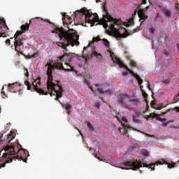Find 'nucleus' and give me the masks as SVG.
Wrapping results in <instances>:
<instances>
[{
  "instance_id": "49530a36",
  "label": "nucleus",
  "mask_w": 179,
  "mask_h": 179,
  "mask_svg": "<svg viewBox=\"0 0 179 179\" xmlns=\"http://www.w3.org/2000/svg\"><path fill=\"white\" fill-rule=\"evenodd\" d=\"M1 94H5V92H1Z\"/></svg>"
},
{
  "instance_id": "0eeeda50",
  "label": "nucleus",
  "mask_w": 179,
  "mask_h": 179,
  "mask_svg": "<svg viewBox=\"0 0 179 179\" xmlns=\"http://www.w3.org/2000/svg\"><path fill=\"white\" fill-rule=\"evenodd\" d=\"M23 31H17L15 36L14 47L15 51L19 54H23L22 52V48H23V37H22V34Z\"/></svg>"
},
{
  "instance_id": "c03bdc74",
  "label": "nucleus",
  "mask_w": 179,
  "mask_h": 179,
  "mask_svg": "<svg viewBox=\"0 0 179 179\" xmlns=\"http://www.w3.org/2000/svg\"><path fill=\"white\" fill-rule=\"evenodd\" d=\"M176 9H178V4L176 5Z\"/></svg>"
},
{
  "instance_id": "dca6fc26",
  "label": "nucleus",
  "mask_w": 179,
  "mask_h": 179,
  "mask_svg": "<svg viewBox=\"0 0 179 179\" xmlns=\"http://www.w3.org/2000/svg\"><path fill=\"white\" fill-rule=\"evenodd\" d=\"M17 86H20V84H19L18 83L8 84V89H15V87Z\"/></svg>"
},
{
  "instance_id": "f3484780",
  "label": "nucleus",
  "mask_w": 179,
  "mask_h": 179,
  "mask_svg": "<svg viewBox=\"0 0 179 179\" xmlns=\"http://www.w3.org/2000/svg\"><path fill=\"white\" fill-rule=\"evenodd\" d=\"M163 12L166 17H170L171 16V11H170L169 10L164 9Z\"/></svg>"
},
{
  "instance_id": "f704fd0d",
  "label": "nucleus",
  "mask_w": 179,
  "mask_h": 179,
  "mask_svg": "<svg viewBox=\"0 0 179 179\" xmlns=\"http://www.w3.org/2000/svg\"><path fill=\"white\" fill-rule=\"evenodd\" d=\"M6 44H10V39H9V38L6 39Z\"/></svg>"
},
{
  "instance_id": "e433bc0d",
  "label": "nucleus",
  "mask_w": 179,
  "mask_h": 179,
  "mask_svg": "<svg viewBox=\"0 0 179 179\" xmlns=\"http://www.w3.org/2000/svg\"><path fill=\"white\" fill-rule=\"evenodd\" d=\"M36 55H37V53H34L32 55V58H36Z\"/></svg>"
},
{
  "instance_id": "58836bf2",
  "label": "nucleus",
  "mask_w": 179,
  "mask_h": 179,
  "mask_svg": "<svg viewBox=\"0 0 179 179\" xmlns=\"http://www.w3.org/2000/svg\"><path fill=\"white\" fill-rule=\"evenodd\" d=\"M85 63L87 62V59H90V57H85Z\"/></svg>"
},
{
  "instance_id": "4c0bfd02",
  "label": "nucleus",
  "mask_w": 179,
  "mask_h": 179,
  "mask_svg": "<svg viewBox=\"0 0 179 179\" xmlns=\"http://www.w3.org/2000/svg\"><path fill=\"white\" fill-rule=\"evenodd\" d=\"M165 57H169V52H164Z\"/></svg>"
},
{
  "instance_id": "37998d69",
  "label": "nucleus",
  "mask_w": 179,
  "mask_h": 179,
  "mask_svg": "<svg viewBox=\"0 0 179 179\" xmlns=\"http://www.w3.org/2000/svg\"><path fill=\"white\" fill-rule=\"evenodd\" d=\"M95 157H96V159H98L99 160H101V159H100V157H97V155H95Z\"/></svg>"
},
{
  "instance_id": "412c9836",
  "label": "nucleus",
  "mask_w": 179,
  "mask_h": 179,
  "mask_svg": "<svg viewBox=\"0 0 179 179\" xmlns=\"http://www.w3.org/2000/svg\"><path fill=\"white\" fill-rule=\"evenodd\" d=\"M164 164H168V169H173V167H176V164H168L166 161H164Z\"/></svg>"
},
{
  "instance_id": "8fccbe9b",
  "label": "nucleus",
  "mask_w": 179,
  "mask_h": 179,
  "mask_svg": "<svg viewBox=\"0 0 179 179\" xmlns=\"http://www.w3.org/2000/svg\"><path fill=\"white\" fill-rule=\"evenodd\" d=\"M176 110H178V111H179V108H176Z\"/></svg>"
},
{
  "instance_id": "5fc2aeb1",
  "label": "nucleus",
  "mask_w": 179,
  "mask_h": 179,
  "mask_svg": "<svg viewBox=\"0 0 179 179\" xmlns=\"http://www.w3.org/2000/svg\"><path fill=\"white\" fill-rule=\"evenodd\" d=\"M0 156H1V152H0Z\"/></svg>"
},
{
  "instance_id": "9d476101",
  "label": "nucleus",
  "mask_w": 179,
  "mask_h": 179,
  "mask_svg": "<svg viewBox=\"0 0 179 179\" xmlns=\"http://www.w3.org/2000/svg\"><path fill=\"white\" fill-rule=\"evenodd\" d=\"M124 99H129V95L127 94V93H122L119 95L118 101L121 106L124 104Z\"/></svg>"
},
{
  "instance_id": "a18cd8bd",
  "label": "nucleus",
  "mask_w": 179,
  "mask_h": 179,
  "mask_svg": "<svg viewBox=\"0 0 179 179\" xmlns=\"http://www.w3.org/2000/svg\"><path fill=\"white\" fill-rule=\"evenodd\" d=\"M148 89H150V84H148Z\"/></svg>"
},
{
  "instance_id": "09e8293b",
  "label": "nucleus",
  "mask_w": 179,
  "mask_h": 179,
  "mask_svg": "<svg viewBox=\"0 0 179 179\" xmlns=\"http://www.w3.org/2000/svg\"><path fill=\"white\" fill-rule=\"evenodd\" d=\"M0 37H5V36H2V34H0Z\"/></svg>"
},
{
  "instance_id": "423d86ee",
  "label": "nucleus",
  "mask_w": 179,
  "mask_h": 179,
  "mask_svg": "<svg viewBox=\"0 0 179 179\" xmlns=\"http://www.w3.org/2000/svg\"><path fill=\"white\" fill-rule=\"evenodd\" d=\"M110 57H111L112 61H113V62H115V64L119 65L120 68H124V69L128 71V72L130 73V75H132L134 76V78H135L136 79V80L140 86H141V85H142L143 83V80L142 79H141V77L138 74L134 73L132 71V70H131L128 68V66H125L124 64V63H122L121 59H120V58L117 57L115 56V55H114V52L110 53Z\"/></svg>"
},
{
  "instance_id": "aec40b11",
  "label": "nucleus",
  "mask_w": 179,
  "mask_h": 179,
  "mask_svg": "<svg viewBox=\"0 0 179 179\" xmlns=\"http://www.w3.org/2000/svg\"><path fill=\"white\" fill-rule=\"evenodd\" d=\"M87 127L90 129V131L92 132H93V131H94V128L92 125V123H90V122H87Z\"/></svg>"
},
{
  "instance_id": "ddd939ff",
  "label": "nucleus",
  "mask_w": 179,
  "mask_h": 179,
  "mask_svg": "<svg viewBox=\"0 0 179 179\" xmlns=\"http://www.w3.org/2000/svg\"><path fill=\"white\" fill-rule=\"evenodd\" d=\"M92 55H94V57H96L98 61H101V59H103V56H101V54L98 53L96 50L93 51Z\"/></svg>"
},
{
  "instance_id": "4468645a",
  "label": "nucleus",
  "mask_w": 179,
  "mask_h": 179,
  "mask_svg": "<svg viewBox=\"0 0 179 179\" xmlns=\"http://www.w3.org/2000/svg\"><path fill=\"white\" fill-rule=\"evenodd\" d=\"M29 27H30V24H29V23L27 22L25 24H22L21 26V27H20V29L22 30L21 31L24 33V31L29 30Z\"/></svg>"
},
{
  "instance_id": "9b49d317",
  "label": "nucleus",
  "mask_w": 179,
  "mask_h": 179,
  "mask_svg": "<svg viewBox=\"0 0 179 179\" xmlns=\"http://www.w3.org/2000/svg\"><path fill=\"white\" fill-rule=\"evenodd\" d=\"M95 87L97 88V92H99V94H106V93H110V91H103V88H99L100 85L99 84L94 85Z\"/></svg>"
},
{
  "instance_id": "603ef678",
  "label": "nucleus",
  "mask_w": 179,
  "mask_h": 179,
  "mask_svg": "<svg viewBox=\"0 0 179 179\" xmlns=\"http://www.w3.org/2000/svg\"><path fill=\"white\" fill-rule=\"evenodd\" d=\"M141 89H142V86H140Z\"/></svg>"
},
{
  "instance_id": "c9c22d12",
  "label": "nucleus",
  "mask_w": 179,
  "mask_h": 179,
  "mask_svg": "<svg viewBox=\"0 0 179 179\" xmlns=\"http://www.w3.org/2000/svg\"><path fill=\"white\" fill-rule=\"evenodd\" d=\"M131 66H136V63L131 62Z\"/></svg>"
},
{
  "instance_id": "393cba45",
  "label": "nucleus",
  "mask_w": 179,
  "mask_h": 179,
  "mask_svg": "<svg viewBox=\"0 0 179 179\" xmlns=\"http://www.w3.org/2000/svg\"><path fill=\"white\" fill-rule=\"evenodd\" d=\"M101 39L100 38V36H96V37H94L92 38V41L93 42H98V41H100Z\"/></svg>"
},
{
  "instance_id": "cd10ccee",
  "label": "nucleus",
  "mask_w": 179,
  "mask_h": 179,
  "mask_svg": "<svg viewBox=\"0 0 179 179\" xmlns=\"http://www.w3.org/2000/svg\"><path fill=\"white\" fill-rule=\"evenodd\" d=\"M178 97L174 96L173 99V103H178Z\"/></svg>"
},
{
  "instance_id": "473e14b6",
  "label": "nucleus",
  "mask_w": 179,
  "mask_h": 179,
  "mask_svg": "<svg viewBox=\"0 0 179 179\" xmlns=\"http://www.w3.org/2000/svg\"><path fill=\"white\" fill-rule=\"evenodd\" d=\"M128 75V70L122 72V76H127Z\"/></svg>"
},
{
  "instance_id": "3c124183",
  "label": "nucleus",
  "mask_w": 179,
  "mask_h": 179,
  "mask_svg": "<svg viewBox=\"0 0 179 179\" xmlns=\"http://www.w3.org/2000/svg\"><path fill=\"white\" fill-rule=\"evenodd\" d=\"M149 6L146 7V9H148Z\"/></svg>"
},
{
  "instance_id": "a19ab883",
  "label": "nucleus",
  "mask_w": 179,
  "mask_h": 179,
  "mask_svg": "<svg viewBox=\"0 0 179 179\" xmlns=\"http://www.w3.org/2000/svg\"><path fill=\"white\" fill-rule=\"evenodd\" d=\"M164 107H166V106H160L158 108V110H162V108H164Z\"/></svg>"
},
{
  "instance_id": "bb28decb",
  "label": "nucleus",
  "mask_w": 179,
  "mask_h": 179,
  "mask_svg": "<svg viewBox=\"0 0 179 179\" xmlns=\"http://www.w3.org/2000/svg\"><path fill=\"white\" fill-rule=\"evenodd\" d=\"M25 73L24 76H27V78H29V70H27V69L24 68Z\"/></svg>"
},
{
  "instance_id": "6e6552de",
  "label": "nucleus",
  "mask_w": 179,
  "mask_h": 179,
  "mask_svg": "<svg viewBox=\"0 0 179 179\" xmlns=\"http://www.w3.org/2000/svg\"><path fill=\"white\" fill-rule=\"evenodd\" d=\"M122 127L119 128V132H120V134H122L123 135H125V134H127L128 132V129H131V126H129V124H122Z\"/></svg>"
},
{
  "instance_id": "39448f33",
  "label": "nucleus",
  "mask_w": 179,
  "mask_h": 179,
  "mask_svg": "<svg viewBox=\"0 0 179 179\" xmlns=\"http://www.w3.org/2000/svg\"><path fill=\"white\" fill-rule=\"evenodd\" d=\"M75 17H78V15L83 16L85 22L87 23H94L96 20H99V15L97 14H93L90 12V10H87L86 8H83L80 10H77L75 13Z\"/></svg>"
},
{
  "instance_id": "72a5a7b5",
  "label": "nucleus",
  "mask_w": 179,
  "mask_h": 179,
  "mask_svg": "<svg viewBox=\"0 0 179 179\" xmlns=\"http://www.w3.org/2000/svg\"><path fill=\"white\" fill-rule=\"evenodd\" d=\"M158 120H159V121H162V122H166V118L158 117Z\"/></svg>"
},
{
  "instance_id": "f8f14e48",
  "label": "nucleus",
  "mask_w": 179,
  "mask_h": 179,
  "mask_svg": "<svg viewBox=\"0 0 179 179\" xmlns=\"http://www.w3.org/2000/svg\"><path fill=\"white\" fill-rule=\"evenodd\" d=\"M84 83H85V85H87V86L89 87V89H90V90L94 94L96 91L94 90H93V87L90 85V81L88 80L87 79L85 78Z\"/></svg>"
},
{
  "instance_id": "864d4df0",
  "label": "nucleus",
  "mask_w": 179,
  "mask_h": 179,
  "mask_svg": "<svg viewBox=\"0 0 179 179\" xmlns=\"http://www.w3.org/2000/svg\"><path fill=\"white\" fill-rule=\"evenodd\" d=\"M90 44H92V42L90 43Z\"/></svg>"
},
{
  "instance_id": "5701e85b",
  "label": "nucleus",
  "mask_w": 179,
  "mask_h": 179,
  "mask_svg": "<svg viewBox=\"0 0 179 179\" xmlns=\"http://www.w3.org/2000/svg\"><path fill=\"white\" fill-rule=\"evenodd\" d=\"M156 114L155 113H151L147 117V120H150V118H155Z\"/></svg>"
},
{
  "instance_id": "ea45409f",
  "label": "nucleus",
  "mask_w": 179,
  "mask_h": 179,
  "mask_svg": "<svg viewBox=\"0 0 179 179\" xmlns=\"http://www.w3.org/2000/svg\"><path fill=\"white\" fill-rule=\"evenodd\" d=\"M142 3L145 5V3H146V0H142Z\"/></svg>"
},
{
  "instance_id": "a211bd4d",
  "label": "nucleus",
  "mask_w": 179,
  "mask_h": 179,
  "mask_svg": "<svg viewBox=\"0 0 179 179\" xmlns=\"http://www.w3.org/2000/svg\"><path fill=\"white\" fill-rule=\"evenodd\" d=\"M129 103L130 104H135L136 106L139 103V101L138 99H133L129 100Z\"/></svg>"
},
{
  "instance_id": "7ed1b4c3",
  "label": "nucleus",
  "mask_w": 179,
  "mask_h": 179,
  "mask_svg": "<svg viewBox=\"0 0 179 179\" xmlns=\"http://www.w3.org/2000/svg\"><path fill=\"white\" fill-rule=\"evenodd\" d=\"M102 9L105 15H103V18L100 20L101 24H103L104 29H107V27H109V30L112 33H114L115 34H118L120 37H122L123 38H127V36H129V32H128V31L125 29V34H120V32L118 31V28L115 27V26H117V27H120V21H118L117 19H114L110 15V14L108 13V10H107V3H103ZM108 22H110L109 26L107 23Z\"/></svg>"
},
{
  "instance_id": "1a4fd4ad",
  "label": "nucleus",
  "mask_w": 179,
  "mask_h": 179,
  "mask_svg": "<svg viewBox=\"0 0 179 179\" xmlns=\"http://www.w3.org/2000/svg\"><path fill=\"white\" fill-rule=\"evenodd\" d=\"M138 17H140V20H143L141 21V23H143V20H146V19H148V16L145 15V13L143 12V9L142 8L138 9Z\"/></svg>"
},
{
  "instance_id": "4be33fe9",
  "label": "nucleus",
  "mask_w": 179,
  "mask_h": 179,
  "mask_svg": "<svg viewBox=\"0 0 179 179\" xmlns=\"http://www.w3.org/2000/svg\"><path fill=\"white\" fill-rule=\"evenodd\" d=\"M141 155H143V156H149V152L146 150H143L141 151Z\"/></svg>"
},
{
  "instance_id": "c85d7f7f",
  "label": "nucleus",
  "mask_w": 179,
  "mask_h": 179,
  "mask_svg": "<svg viewBox=\"0 0 179 179\" xmlns=\"http://www.w3.org/2000/svg\"><path fill=\"white\" fill-rule=\"evenodd\" d=\"M122 121H123V122H125V124H128V119H127V117H122Z\"/></svg>"
},
{
  "instance_id": "f257e3e1",
  "label": "nucleus",
  "mask_w": 179,
  "mask_h": 179,
  "mask_svg": "<svg viewBox=\"0 0 179 179\" xmlns=\"http://www.w3.org/2000/svg\"><path fill=\"white\" fill-rule=\"evenodd\" d=\"M52 33H56L59 35L60 42H57L56 44L58 47H62L65 50L64 51V55L59 57L57 60L51 61L50 63H48L45 66H48L47 75L48 80L46 84V89H41V83H40V78H36L32 82V84H30V82L28 80L24 81V85L27 87V90H31V92H36L38 94L42 96H47L50 94L51 97L55 96V99H61L62 97V87L58 85V81L55 80L54 83V79H52V71L54 69H62L63 71H66L67 72L72 71L75 73H78V71L75 70L72 66L68 63H65L66 68L62 65L64 61L68 59V50L66 47H75V45H79V35L76 31L73 29H69L68 31H64V28L56 27Z\"/></svg>"
},
{
  "instance_id": "7c9ffc66",
  "label": "nucleus",
  "mask_w": 179,
  "mask_h": 179,
  "mask_svg": "<svg viewBox=\"0 0 179 179\" xmlns=\"http://www.w3.org/2000/svg\"><path fill=\"white\" fill-rule=\"evenodd\" d=\"M96 108H100V103L96 102L94 104Z\"/></svg>"
},
{
  "instance_id": "79ce46f5",
  "label": "nucleus",
  "mask_w": 179,
  "mask_h": 179,
  "mask_svg": "<svg viewBox=\"0 0 179 179\" xmlns=\"http://www.w3.org/2000/svg\"><path fill=\"white\" fill-rule=\"evenodd\" d=\"M153 106H155V102L152 101L151 102V107H153Z\"/></svg>"
},
{
  "instance_id": "6e6d98bb",
  "label": "nucleus",
  "mask_w": 179,
  "mask_h": 179,
  "mask_svg": "<svg viewBox=\"0 0 179 179\" xmlns=\"http://www.w3.org/2000/svg\"><path fill=\"white\" fill-rule=\"evenodd\" d=\"M3 22H4V23H6L5 21H3Z\"/></svg>"
},
{
  "instance_id": "f03ea898",
  "label": "nucleus",
  "mask_w": 179,
  "mask_h": 179,
  "mask_svg": "<svg viewBox=\"0 0 179 179\" xmlns=\"http://www.w3.org/2000/svg\"><path fill=\"white\" fill-rule=\"evenodd\" d=\"M20 144L15 143L13 144L8 145L5 149V152L2 157H0V169L5 167L7 163H12L13 160H23L24 163L27 162V159H24L23 155H28L29 152L23 150H20Z\"/></svg>"
},
{
  "instance_id": "de8ad7c7",
  "label": "nucleus",
  "mask_w": 179,
  "mask_h": 179,
  "mask_svg": "<svg viewBox=\"0 0 179 179\" xmlns=\"http://www.w3.org/2000/svg\"><path fill=\"white\" fill-rule=\"evenodd\" d=\"M1 111H2V108L0 106V113H1Z\"/></svg>"
},
{
  "instance_id": "a878e982",
  "label": "nucleus",
  "mask_w": 179,
  "mask_h": 179,
  "mask_svg": "<svg viewBox=\"0 0 179 179\" xmlns=\"http://www.w3.org/2000/svg\"><path fill=\"white\" fill-rule=\"evenodd\" d=\"M142 96L144 99H148V94L141 90Z\"/></svg>"
},
{
  "instance_id": "c756f323",
  "label": "nucleus",
  "mask_w": 179,
  "mask_h": 179,
  "mask_svg": "<svg viewBox=\"0 0 179 179\" xmlns=\"http://www.w3.org/2000/svg\"><path fill=\"white\" fill-rule=\"evenodd\" d=\"M155 28L152 27L149 29V31L151 34H153V33H155Z\"/></svg>"
},
{
  "instance_id": "b1692460",
  "label": "nucleus",
  "mask_w": 179,
  "mask_h": 179,
  "mask_svg": "<svg viewBox=\"0 0 179 179\" xmlns=\"http://www.w3.org/2000/svg\"><path fill=\"white\" fill-rule=\"evenodd\" d=\"M133 121H134V122H136V124H141V120L136 119V116H133Z\"/></svg>"
},
{
  "instance_id": "2eb2a0df",
  "label": "nucleus",
  "mask_w": 179,
  "mask_h": 179,
  "mask_svg": "<svg viewBox=\"0 0 179 179\" xmlns=\"http://www.w3.org/2000/svg\"><path fill=\"white\" fill-rule=\"evenodd\" d=\"M101 41H102L103 45H105V47H106V48H110V42L107 39L103 38V39H101Z\"/></svg>"
},
{
  "instance_id": "20e7f679",
  "label": "nucleus",
  "mask_w": 179,
  "mask_h": 179,
  "mask_svg": "<svg viewBox=\"0 0 179 179\" xmlns=\"http://www.w3.org/2000/svg\"><path fill=\"white\" fill-rule=\"evenodd\" d=\"M159 164H163L162 162H155V164L152 163L150 164L143 163L142 161H127L124 163V166H127L128 167H130L131 170H139L141 167H146L147 169H151L152 171H155V166H159Z\"/></svg>"
},
{
  "instance_id": "2f4dec72",
  "label": "nucleus",
  "mask_w": 179,
  "mask_h": 179,
  "mask_svg": "<svg viewBox=\"0 0 179 179\" xmlns=\"http://www.w3.org/2000/svg\"><path fill=\"white\" fill-rule=\"evenodd\" d=\"M169 122H164L161 125H162V127H167V125H169Z\"/></svg>"
},
{
  "instance_id": "6ab92c4d",
  "label": "nucleus",
  "mask_w": 179,
  "mask_h": 179,
  "mask_svg": "<svg viewBox=\"0 0 179 179\" xmlns=\"http://www.w3.org/2000/svg\"><path fill=\"white\" fill-rule=\"evenodd\" d=\"M72 108V106L69 105V103H67L65 106V109L67 111V114H71V109Z\"/></svg>"
}]
</instances>
